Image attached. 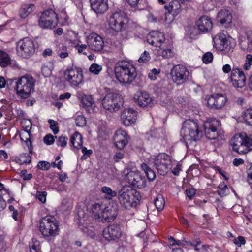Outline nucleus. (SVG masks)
I'll list each match as a JSON object with an SVG mask.
<instances>
[{
  "mask_svg": "<svg viewBox=\"0 0 252 252\" xmlns=\"http://www.w3.org/2000/svg\"><path fill=\"white\" fill-rule=\"evenodd\" d=\"M233 151L239 154H246L252 150V138L246 133H241L234 135L230 141Z\"/></svg>",
  "mask_w": 252,
  "mask_h": 252,
  "instance_id": "20e7f679",
  "label": "nucleus"
},
{
  "mask_svg": "<svg viewBox=\"0 0 252 252\" xmlns=\"http://www.w3.org/2000/svg\"><path fill=\"white\" fill-rule=\"evenodd\" d=\"M151 57L149 53L146 51H145L141 55L140 57L138 59V62L140 63H146L149 61Z\"/></svg>",
  "mask_w": 252,
  "mask_h": 252,
  "instance_id": "6e6d98bb",
  "label": "nucleus"
},
{
  "mask_svg": "<svg viewBox=\"0 0 252 252\" xmlns=\"http://www.w3.org/2000/svg\"><path fill=\"white\" fill-rule=\"evenodd\" d=\"M101 191L102 192L106 194L107 195V197L109 199L117 195V192L115 191H113L112 189L108 187L105 186L102 187Z\"/></svg>",
  "mask_w": 252,
  "mask_h": 252,
  "instance_id": "79ce46f5",
  "label": "nucleus"
},
{
  "mask_svg": "<svg viewBox=\"0 0 252 252\" xmlns=\"http://www.w3.org/2000/svg\"><path fill=\"white\" fill-rule=\"evenodd\" d=\"M58 55L62 58H65L68 56V48L67 46L62 45L57 51Z\"/></svg>",
  "mask_w": 252,
  "mask_h": 252,
  "instance_id": "37998d69",
  "label": "nucleus"
},
{
  "mask_svg": "<svg viewBox=\"0 0 252 252\" xmlns=\"http://www.w3.org/2000/svg\"><path fill=\"white\" fill-rule=\"evenodd\" d=\"M213 59V55L210 52H208L204 54L202 56V59L204 63H209L212 62Z\"/></svg>",
  "mask_w": 252,
  "mask_h": 252,
  "instance_id": "5fc2aeb1",
  "label": "nucleus"
},
{
  "mask_svg": "<svg viewBox=\"0 0 252 252\" xmlns=\"http://www.w3.org/2000/svg\"><path fill=\"white\" fill-rule=\"evenodd\" d=\"M122 103L121 96L114 92L108 93L102 101L103 108L111 112L118 111Z\"/></svg>",
  "mask_w": 252,
  "mask_h": 252,
  "instance_id": "0eeeda50",
  "label": "nucleus"
},
{
  "mask_svg": "<svg viewBox=\"0 0 252 252\" xmlns=\"http://www.w3.org/2000/svg\"><path fill=\"white\" fill-rule=\"evenodd\" d=\"M233 242L238 246L240 247L242 245H244L245 244L246 241L243 237L240 236L237 238H235L233 240Z\"/></svg>",
  "mask_w": 252,
  "mask_h": 252,
  "instance_id": "e2e57ef3",
  "label": "nucleus"
},
{
  "mask_svg": "<svg viewBox=\"0 0 252 252\" xmlns=\"http://www.w3.org/2000/svg\"><path fill=\"white\" fill-rule=\"evenodd\" d=\"M89 48L95 52L101 51L104 46L102 37L95 33L90 34L87 38Z\"/></svg>",
  "mask_w": 252,
  "mask_h": 252,
  "instance_id": "dca6fc26",
  "label": "nucleus"
},
{
  "mask_svg": "<svg viewBox=\"0 0 252 252\" xmlns=\"http://www.w3.org/2000/svg\"><path fill=\"white\" fill-rule=\"evenodd\" d=\"M137 112L132 109H125L121 114V119L123 124L126 126L134 124L136 119Z\"/></svg>",
  "mask_w": 252,
  "mask_h": 252,
  "instance_id": "a878e982",
  "label": "nucleus"
},
{
  "mask_svg": "<svg viewBox=\"0 0 252 252\" xmlns=\"http://www.w3.org/2000/svg\"><path fill=\"white\" fill-rule=\"evenodd\" d=\"M219 121L216 119L207 120L204 123V129L206 137L209 139H216L220 135V132L216 127Z\"/></svg>",
  "mask_w": 252,
  "mask_h": 252,
  "instance_id": "ddd939ff",
  "label": "nucleus"
},
{
  "mask_svg": "<svg viewBox=\"0 0 252 252\" xmlns=\"http://www.w3.org/2000/svg\"><path fill=\"white\" fill-rule=\"evenodd\" d=\"M243 118L246 123L252 126V109H247L243 113Z\"/></svg>",
  "mask_w": 252,
  "mask_h": 252,
  "instance_id": "ea45409f",
  "label": "nucleus"
},
{
  "mask_svg": "<svg viewBox=\"0 0 252 252\" xmlns=\"http://www.w3.org/2000/svg\"><path fill=\"white\" fill-rule=\"evenodd\" d=\"M15 82L14 89L18 95L22 98H28L31 93L34 91L35 80L30 75H26L19 78Z\"/></svg>",
  "mask_w": 252,
  "mask_h": 252,
  "instance_id": "7ed1b4c3",
  "label": "nucleus"
},
{
  "mask_svg": "<svg viewBox=\"0 0 252 252\" xmlns=\"http://www.w3.org/2000/svg\"><path fill=\"white\" fill-rule=\"evenodd\" d=\"M75 123L77 126L82 127L86 124V118L82 115L77 116L75 119Z\"/></svg>",
  "mask_w": 252,
  "mask_h": 252,
  "instance_id": "09e8293b",
  "label": "nucleus"
},
{
  "mask_svg": "<svg viewBox=\"0 0 252 252\" xmlns=\"http://www.w3.org/2000/svg\"><path fill=\"white\" fill-rule=\"evenodd\" d=\"M196 25L200 32L205 33L211 30L213 22L209 17L204 15L196 22Z\"/></svg>",
  "mask_w": 252,
  "mask_h": 252,
  "instance_id": "393cba45",
  "label": "nucleus"
},
{
  "mask_svg": "<svg viewBox=\"0 0 252 252\" xmlns=\"http://www.w3.org/2000/svg\"><path fill=\"white\" fill-rule=\"evenodd\" d=\"M213 41L214 46L216 49L218 51H223L225 54L233 48L230 40L224 37L222 35H216L213 38Z\"/></svg>",
  "mask_w": 252,
  "mask_h": 252,
  "instance_id": "f3484780",
  "label": "nucleus"
},
{
  "mask_svg": "<svg viewBox=\"0 0 252 252\" xmlns=\"http://www.w3.org/2000/svg\"><path fill=\"white\" fill-rule=\"evenodd\" d=\"M68 138L65 136H61L58 138L56 144L58 146H61L63 148L65 147L67 145Z\"/></svg>",
  "mask_w": 252,
  "mask_h": 252,
  "instance_id": "de8ad7c7",
  "label": "nucleus"
},
{
  "mask_svg": "<svg viewBox=\"0 0 252 252\" xmlns=\"http://www.w3.org/2000/svg\"><path fill=\"white\" fill-rule=\"evenodd\" d=\"M122 235V231L120 225L112 224L104 229L103 235L108 241L116 240Z\"/></svg>",
  "mask_w": 252,
  "mask_h": 252,
  "instance_id": "4be33fe9",
  "label": "nucleus"
},
{
  "mask_svg": "<svg viewBox=\"0 0 252 252\" xmlns=\"http://www.w3.org/2000/svg\"><path fill=\"white\" fill-rule=\"evenodd\" d=\"M35 52L34 42L29 37L20 39L16 43V52L18 56L28 59Z\"/></svg>",
  "mask_w": 252,
  "mask_h": 252,
  "instance_id": "423d86ee",
  "label": "nucleus"
},
{
  "mask_svg": "<svg viewBox=\"0 0 252 252\" xmlns=\"http://www.w3.org/2000/svg\"><path fill=\"white\" fill-rule=\"evenodd\" d=\"M77 215L79 219V223L83 224L84 221L88 218V216L82 209H80L78 211Z\"/></svg>",
  "mask_w": 252,
  "mask_h": 252,
  "instance_id": "864d4df0",
  "label": "nucleus"
},
{
  "mask_svg": "<svg viewBox=\"0 0 252 252\" xmlns=\"http://www.w3.org/2000/svg\"><path fill=\"white\" fill-rule=\"evenodd\" d=\"M235 87L242 88L246 84V77L244 72L238 68H233L230 77L228 78Z\"/></svg>",
  "mask_w": 252,
  "mask_h": 252,
  "instance_id": "6ab92c4d",
  "label": "nucleus"
},
{
  "mask_svg": "<svg viewBox=\"0 0 252 252\" xmlns=\"http://www.w3.org/2000/svg\"><path fill=\"white\" fill-rule=\"evenodd\" d=\"M141 168L144 171L147 178L150 181H153L156 178V174L154 171L150 168L148 165L144 163L141 164Z\"/></svg>",
  "mask_w": 252,
  "mask_h": 252,
  "instance_id": "c9c22d12",
  "label": "nucleus"
},
{
  "mask_svg": "<svg viewBox=\"0 0 252 252\" xmlns=\"http://www.w3.org/2000/svg\"><path fill=\"white\" fill-rule=\"evenodd\" d=\"M81 102L83 107H89L92 105L93 100L91 96L85 95L82 98Z\"/></svg>",
  "mask_w": 252,
  "mask_h": 252,
  "instance_id": "a19ab883",
  "label": "nucleus"
},
{
  "mask_svg": "<svg viewBox=\"0 0 252 252\" xmlns=\"http://www.w3.org/2000/svg\"><path fill=\"white\" fill-rule=\"evenodd\" d=\"M171 79L177 85L183 84L189 79V71L182 65H175L171 70Z\"/></svg>",
  "mask_w": 252,
  "mask_h": 252,
  "instance_id": "9d476101",
  "label": "nucleus"
},
{
  "mask_svg": "<svg viewBox=\"0 0 252 252\" xmlns=\"http://www.w3.org/2000/svg\"><path fill=\"white\" fill-rule=\"evenodd\" d=\"M171 162L169 156L164 153L159 154L154 159V166L161 175H166L171 168Z\"/></svg>",
  "mask_w": 252,
  "mask_h": 252,
  "instance_id": "1a4fd4ad",
  "label": "nucleus"
},
{
  "mask_svg": "<svg viewBox=\"0 0 252 252\" xmlns=\"http://www.w3.org/2000/svg\"><path fill=\"white\" fill-rule=\"evenodd\" d=\"M248 179L247 181L250 184H252V165L250 166L247 171Z\"/></svg>",
  "mask_w": 252,
  "mask_h": 252,
  "instance_id": "774afa93",
  "label": "nucleus"
},
{
  "mask_svg": "<svg viewBox=\"0 0 252 252\" xmlns=\"http://www.w3.org/2000/svg\"><path fill=\"white\" fill-rule=\"evenodd\" d=\"M48 123L50 124V128L52 130L54 134H56L59 131V127L57 126L58 122L53 120L49 119Z\"/></svg>",
  "mask_w": 252,
  "mask_h": 252,
  "instance_id": "8fccbe9b",
  "label": "nucleus"
},
{
  "mask_svg": "<svg viewBox=\"0 0 252 252\" xmlns=\"http://www.w3.org/2000/svg\"><path fill=\"white\" fill-rule=\"evenodd\" d=\"M157 55L163 58H171L173 57L174 53L170 49H164L160 46L157 51Z\"/></svg>",
  "mask_w": 252,
  "mask_h": 252,
  "instance_id": "f704fd0d",
  "label": "nucleus"
},
{
  "mask_svg": "<svg viewBox=\"0 0 252 252\" xmlns=\"http://www.w3.org/2000/svg\"><path fill=\"white\" fill-rule=\"evenodd\" d=\"M91 8L96 13H103L108 9L107 0H90Z\"/></svg>",
  "mask_w": 252,
  "mask_h": 252,
  "instance_id": "bb28decb",
  "label": "nucleus"
},
{
  "mask_svg": "<svg viewBox=\"0 0 252 252\" xmlns=\"http://www.w3.org/2000/svg\"><path fill=\"white\" fill-rule=\"evenodd\" d=\"M71 144L74 148L79 149L82 145V137L78 132H75L70 138Z\"/></svg>",
  "mask_w": 252,
  "mask_h": 252,
  "instance_id": "72a5a7b5",
  "label": "nucleus"
},
{
  "mask_svg": "<svg viewBox=\"0 0 252 252\" xmlns=\"http://www.w3.org/2000/svg\"><path fill=\"white\" fill-rule=\"evenodd\" d=\"M186 241L176 240L173 237H171L170 238V242L171 245H177L179 246H183L185 245L184 242H186Z\"/></svg>",
  "mask_w": 252,
  "mask_h": 252,
  "instance_id": "0e129e2a",
  "label": "nucleus"
},
{
  "mask_svg": "<svg viewBox=\"0 0 252 252\" xmlns=\"http://www.w3.org/2000/svg\"><path fill=\"white\" fill-rule=\"evenodd\" d=\"M41 72L45 77L50 76L52 74L51 70L47 66H44L41 68Z\"/></svg>",
  "mask_w": 252,
  "mask_h": 252,
  "instance_id": "680f3d73",
  "label": "nucleus"
},
{
  "mask_svg": "<svg viewBox=\"0 0 252 252\" xmlns=\"http://www.w3.org/2000/svg\"><path fill=\"white\" fill-rule=\"evenodd\" d=\"M31 131H21L20 133V137L21 141H23L27 144L29 150V153L32 154L33 147L31 141Z\"/></svg>",
  "mask_w": 252,
  "mask_h": 252,
  "instance_id": "7c9ffc66",
  "label": "nucleus"
},
{
  "mask_svg": "<svg viewBox=\"0 0 252 252\" xmlns=\"http://www.w3.org/2000/svg\"><path fill=\"white\" fill-rule=\"evenodd\" d=\"M163 135L162 129L153 128L150 131V135L152 137L159 138Z\"/></svg>",
  "mask_w": 252,
  "mask_h": 252,
  "instance_id": "49530a36",
  "label": "nucleus"
},
{
  "mask_svg": "<svg viewBox=\"0 0 252 252\" xmlns=\"http://www.w3.org/2000/svg\"><path fill=\"white\" fill-rule=\"evenodd\" d=\"M57 14L52 9L42 12L38 21L39 26L42 29H53L58 23Z\"/></svg>",
  "mask_w": 252,
  "mask_h": 252,
  "instance_id": "6e6552de",
  "label": "nucleus"
},
{
  "mask_svg": "<svg viewBox=\"0 0 252 252\" xmlns=\"http://www.w3.org/2000/svg\"><path fill=\"white\" fill-rule=\"evenodd\" d=\"M166 10H168V13L165 14V18L167 19L168 16H169L170 14H172L173 19L174 17L178 14L181 11V4L179 1L174 0L169 3V5H165L164 6Z\"/></svg>",
  "mask_w": 252,
  "mask_h": 252,
  "instance_id": "cd10ccee",
  "label": "nucleus"
},
{
  "mask_svg": "<svg viewBox=\"0 0 252 252\" xmlns=\"http://www.w3.org/2000/svg\"><path fill=\"white\" fill-rule=\"evenodd\" d=\"M15 64L16 62L11 60L6 52L0 50V67L5 68L8 66H15Z\"/></svg>",
  "mask_w": 252,
  "mask_h": 252,
  "instance_id": "c85d7f7f",
  "label": "nucleus"
},
{
  "mask_svg": "<svg viewBox=\"0 0 252 252\" xmlns=\"http://www.w3.org/2000/svg\"><path fill=\"white\" fill-rule=\"evenodd\" d=\"M104 204L95 203L92 205L91 211L95 219L100 221L101 213L103 211Z\"/></svg>",
  "mask_w": 252,
  "mask_h": 252,
  "instance_id": "2f4dec72",
  "label": "nucleus"
},
{
  "mask_svg": "<svg viewBox=\"0 0 252 252\" xmlns=\"http://www.w3.org/2000/svg\"><path fill=\"white\" fill-rule=\"evenodd\" d=\"M180 134L185 141H197L201 139L203 132L197 123L190 119L186 120L183 124Z\"/></svg>",
  "mask_w": 252,
  "mask_h": 252,
  "instance_id": "f03ea898",
  "label": "nucleus"
},
{
  "mask_svg": "<svg viewBox=\"0 0 252 252\" xmlns=\"http://www.w3.org/2000/svg\"><path fill=\"white\" fill-rule=\"evenodd\" d=\"M88 45L86 44H77L75 46V48L79 54L87 55V53L86 52V50H88Z\"/></svg>",
  "mask_w": 252,
  "mask_h": 252,
  "instance_id": "603ef678",
  "label": "nucleus"
},
{
  "mask_svg": "<svg viewBox=\"0 0 252 252\" xmlns=\"http://www.w3.org/2000/svg\"><path fill=\"white\" fill-rule=\"evenodd\" d=\"M34 9L35 6L33 4L23 5L19 11V16L22 18H25L30 14Z\"/></svg>",
  "mask_w": 252,
  "mask_h": 252,
  "instance_id": "473e14b6",
  "label": "nucleus"
},
{
  "mask_svg": "<svg viewBox=\"0 0 252 252\" xmlns=\"http://www.w3.org/2000/svg\"><path fill=\"white\" fill-rule=\"evenodd\" d=\"M43 141L46 145H52L55 141L54 137L50 134H47L44 137Z\"/></svg>",
  "mask_w": 252,
  "mask_h": 252,
  "instance_id": "13d9d810",
  "label": "nucleus"
},
{
  "mask_svg": "<svg viewBox=\"0 0 252 252\" xmlns=\"http://www.w3.org/2000/svg\"><path fill=\"white\" fill-rule=\"evenodd\" d=\"M116 79L124 84H130L135 79L137 73L135 67L126 61L118 62L114 67Z\"/></svg>",
  "mask_w": 252,
  "mask_h": 252,
  "instance_id": "f257e3e1",
  "label": "nucleus"
},
{
  "mask_svg": "<svg viewBox=\"0 0 252 252\" xmlns=\"http://www.w3.org/2000/svg\"><path fill=\"white\" fill-rule=\"evenodd\" d=\"M226 101L225 95L217 94L211 95L207 99V105L211 108L220 109L224 106Z\"/></svg>",
  "mask_w": 252,
  "mask_h": 252,
  "instance_id": "412c9836",
  "label": "nucleus"
},
{
  "mask_svg": "<svg viewBox=\"0 0 252 252\" xmlns=\"http://www.w3.org/2000/svg\"><path fill=\"white\" fill-rule=\"evenodd\" d=\"M40 231L44 237H54L58 234L59 223L55 218L46 216L40 221Z\"/></svg>",
  "mask_w": 252,
  "mask_h": 252,
  "instance_id": "39448f33",
  "label": "nucleus"
},
{
  "mask_svg": "<svg viewBox=\"0 0 252 252\" xmlns=\"http://www.w3.org/2000/svg\"><path fill=\"white\" fill-rule=\"evenodd\" d=\"M129 139L127 133L122 129L117 130L114 136L115 145L119 149H123L128 143Z\"/></svg>",
  "mask_w": 252,
  "mask_h": 252,
  "instance_id": "5701e85b",
  "label": "nucleus"
},
{
  "mask_svg": "<svg viewBox=\"0 0 252 252\" xmlns=\"http://www.w3.org/2000/svg\"><path fill=\"white\" fill-rule=\"evenodd\" d=\"M251 65H252V55L248 54L246 56V62L244 65V69L249 70Z\"/></svg>",
  "mask_w": 252,
  "mask_h": 252,
  "instance_id": "4d7b16f0",
  "label": "nucleus"
},
{
  "mask_svg": "<svg viewBox=\"0 0 252 252\" xmlns=\"http://www.w3.org/2000/svg\"><path fill=\"white\" fill-rule=\"evenodd\" d=\"M128 183L131 186L139 189L144 188L146 186V180L139 171H131L126 176Z\"/></svg>",
  "mask_w": 252,
  "mask_h": 252,
  "instance_id": "f8f14e48",
  "label": "nucleus"
},
{
  "mask_svg": "<svg viewBox=\"0 0 252 252\" xmlns=\"http://www.w3.org/2000/svg\"><path fill=\"white\" fill-rule=\"evenodd\" d=\"M218 188L219 189L217 191V192L220 197L225 196L228 194V187L224 182L220 184L218 186Z\"/></svg>",
  "mask_w": 252,
  "mask_h": 252,
  "instance_id": "58836bf2",
  "label": "nucleus"
},
{
  "mask_svg": "<svg viewBox=\"0 0 252 252\" xmlns=\"http://www.w3.org/2000/svg\"><path fill=\"white\" fill-rule=\"evenodd\" d=\"M102 67L101 65L96 63L91 64L89 68L90 71L94 75H98L102 70Z\"/></svg>",
  "mask_w": 252,
  "mask_h": 252,
  "instance_id": "c03bdc74",
  "label": "nucleus"
},
{
  "mask_svg": "<svg viewBox=\"0 0 252 252\" xmlns=\"http://www.w3.org/2000/svg\"><path fill=\"white\" fill-rule=\"evenodd\" d=\"M50 163L46 161H39L37 164L38 168L42 170H48L50 168Z\"/></svg>",
  "mask_w": 252,
  "mask_h": 252,
  "instance_id": "3c124183",
  "label": "nucleus"
},
{
  "mask_svg": "<svg viewBox=\"0 0 252 252\" xmlns=\"http://www.w3.org/2000/svg\"><path fill=\"white\" fill-rule=\"evenodd\" d=\"M232 18L231 13L226 9L220 10L217 14V20L221 24L230 23Z\"/></svg>",
  "mask_w": 252,
  "mask_h": 252,
  "instance_id": "c756f323",
  "label": "nucleus"
},
{
  "mask_svg": "<svg viewBox=\"0 0 252 252\" xmlns=\"http://www.w3.org/2000/svg\"><path fill=\"white\" fill-rule=\"evenodd\" d=\"M47 192L46 191H37L36 196L37 198L42 203H44L46 199Z\"/></svg>",
  "mask_w": 252,
  "mask_h": 252,
  "instance_id": "052dcab7",
  "label": "nucleus"
},
{
  "mask_svg": "<svg viewBox=\"0 0 252 252\" xmlns=\"http://www.w3.org/2000/svg\"><path fill=\"white\" fill-rule=\"evenodd\" d=\"M31 157L29 155L26 153H23L19 156L17 162L20 164H30L31 162Z\"/></svg>",
  "mask_w": 252,
  "mask_h": 252,
  "instance_id": "4c0bfd02",
  "label": "nucleus"
},
{
  "mask_svg": "<svg viewBox=\"0 0 252 252\" xmlns=\"http://www.w3.org/2000/svg\"><path fill=\"white\" fill-rule=\"evenodd\" d=\"M189 29V32H190L189 34L191 38H195L197 35V30L194 27H190Z\"/></svg>",
  "mask_w": 252,
  "mask_h": 252,
  "instance_id": "69168bd1",
  "label": "nucleus"
},
{
  "mask_svg": "<svg viewBox=\"0 0 252 252\" xmlns=\"http://www.w3.org/2000/svg\"><path fill=\"white\" fill-rule=\"evenodd\" d=\"M165 40L163 33L158 31H152L148 35L147 41L148 43L155 47H159Z\"/></svg>",
  "mask_w": 252,
  "mask_h": 252,
  "instance_id": "b1692460",
  "label": "nucleus"
},
{
  "mask_svg": "<svg viewBox=\"0 0 252 252\" xmlns=\"http://www.w3.org/2000/svg\"><path fill=\"white\" fill-rule=\"evenodd\" d=\"M118 199L120 203L125 208L132 207L133 202V193L126 188L123 187L118 192Z\"/></svg>",
  "mask_w": 252,
  "mask_h": 252,
  "instance_id": "4468645a",
  "label": "nucleus"
},
{
  "mask_svg": "<svg viewBox=\"0 0 252 252\" xmlns=\"http://www.w3.org/2000/svg\"><path fill=\"white\" fill-rule=\"evenodd\" d=\"M21 124L23 128L22 131H31L32 127V123L30 120L24 119L22 121Z\"/></svg>",
  "mask_w": 252,
  "mask_h": 252,
  "instance_id": "a18cd8bd",
  "label": "nucleus"
},
{
  "mask_svg": "<svg viewBox=\"0 0 252 252\" xmlns=\"http://www.w3.org/2000/svg\"><path fill=\"white\" fill-rule=\"evenodd\" d=\"M134 100L142 107L151 108L154 105L152 98L145 91H138L134 95Z\"/></svg>",
  "mask_w": 252,
  "mask_h": 252,
  "instance_id": "a211bd4d",
  "label": "nucleus"
},
{
  "mask_svg": "<svg viewBox=\"0 0 252 252\" xmlns=\"http://www.w3.org/2000/svg\"><path fill=\"white\" fill-rule=\"evenodd\" d=\"M64 77L72 86H77L82 82L83 75L81 70L77 68H68L64 72Z\"/></svg>",
  "mask_w": 252,
  "mask_h": 252,
  "instance_id": "2eb2a0df",
  "label": "nucleus"
},
{
  "mask_svg": "<svg viewBox=\"0 0 252 252\" xmlns=\"http://www.w3.org/2000/svg\"><path fill=\"white\" fill-rule=\"evenodd\" d=\"M125 21H126L125 13L123 12H116L110 16L109 25L114 31L120 32L124 28Z\"/></svg>",
  "mask_w": 252,
  "mask_h": 252,
  "instance_id": "9b49d317",
  "label": "nucleus"
},
{
  "mask_svg": "<svg viewBox=\"0 0 252 252\" xmlns=\"http://www.w3.org/2000/svg\"><path fill=\"white\" fill-rule=\"evenodd\" d=\"M79 148H81L82 152L83 153V155L81 157V158L82 159H86L92 153V151L91 150H87V148L85 147H80Z\"/></svg>",
  "mask_w": 252,
  "mask_h": 252,
  "instance_id": "bf43d9fd",
  "label": "nucleus"
},
{
  "mask_svg": "<svg viewBox=\"0 0 252 252\" xmlns=\"http://www.w3.org/2000/svg\"><path fill=\"white\" fill-rule=\"evenodd\" d=\"M118 214V209L116 206L113 204L109 203L108 205H104L103 211L101 213L100 221L109 222L115 219Z\"/></svg>",
  "mask_w": 252,
  "mask_h": 252,
  "instance_id": "aec40b11",
  "label": "nucleus"
},
{
  "mask_svg": "<svg viewBox=\"0 0 252 252\" xmlns=\"http://www.w3.org/2000/svg\"><path fill=\"white\" fill-rule=\"evenodd\" d=\"M155 205L158 211H161L164 207L165 201L162 195L158 194L155 199Z\"/></svg>",
  "mask_w": 252,
  "mask_h": 252,
  "instance_id": "e433bc0d",
  "label": "nucleus"
},
{
  "mask_svg": "<svg viewBox=\"0 0 252 252\" xmlns=\"http://www.w3.org/2000/svg\"><path fill=\"white\" fill-rule=\"evenodd\" d=\"M39 243L38 241L35 242L30 247L31 252H40L39 248Z\"/></svg>",
  "mask_w": 252,
  "mask_h": 252,
  "instance_id": "338daca9",
  "label": "nucleus"
}]
</instances>
